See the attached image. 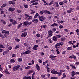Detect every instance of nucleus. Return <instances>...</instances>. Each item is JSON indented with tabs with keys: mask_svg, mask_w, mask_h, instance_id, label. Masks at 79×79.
<instances>
[{
	"mask_svg": "<svg viewBox=\"0 0 79 79\" xmlns=\"http://www.w3.org/2000/svg\"><path fill=\"white\" fill-rule=\"evenodd\" d=\"M48 35L46 38L47 39L49 38L50 37H52L53 35V31L52 30H49L48 31Z\"/></svg>",
	"mask_w": 79,
	"mask_h": 79,
	"instance_id": "nucleus-1",
	"label": "nucleus"
},
{
	"mask_svg": "<svg viewBox=\"0 0 79 79\" xmlns=\"http://www.w3.org/2000/svg\"><path fill=\"white\" fill-rule=\"evenodd\" d=\"M63 44V43L62 42H59L58 43H57L55 45V47L57 49L59 48V46L60 45L62 46Z\"/></svg>",
	"mask_w": 79,
	"mask_h": 79,
	"instance_id": "nucleus-2",
	"label": "nucleus"
},
{
	"mask_svg": "<svg viewBox=\"0 0 79 79\" xmlns=\"http://www.w3.org/2000/svg\"><path fill=\"white\" fill-rule=\"evenodd\" d=\"M19 67H20V65H19L15 66H14L13 68V70L14 71H17L19 68Z\"/></svg>",
	"mask_w": 79,
	"mask_h": 79,
	"instance_id": "nucleus-3",
	"label": "nucleus"
},
{
	"mask_svg": "<svg viewBox=\"0 0 79 79\" xmlns=\"http://www.w3.org/2000/svg\"><path fill=\"white\" fill-rule=\"evenodd\" d=\"M51 73L53 74H58L59 73L58 72L56 71H55V70H52L51 72Z\"/></svg>",
	"mask_w": 79,
	"mask_h": 79,
	"instance_id": "nucleus-4",
	"label": "nucleus"
},
{
	"mask_svg": "<svg viewBox=\"0 0 79 79\" xmlns=\"http://www.w3.org/2000/svg\"><path fill=\"white\" fill-rule=\"evenodd\" d=\"M39 47V45H34L32 48L33 50H37V47Z\"/></svg>",
	"mask_w": 79,
	"mask_h": 79,
	"instance_id": "nucleus-5",
	"label": "nucleus"
},
{
	"mask_svg": "<svg viewBox=\"0 0 79 79\" xmlns=\"http://www.w3.org/2000/svg\"><path fill=\"white\" fill-rule=\"evenodd\" d=\"M74 10V8H71L69 10H68L67 11V12L68 13H71L72 12V11H73Z\"/></svg>",
	"mask_w": 79,
	"mask_h": 79,
	"instance_id": "nucleus-6",
	"label": "nucleus"
},
{
	"mask_svg": "<svg viewBox=\"0 0 79 79\" xmlns=\"http://www.w3.org/2000/svg\"><path fill=\"white\" fill-rule=\"evenodd\" d=\"M10 31H7L6 33L4 34V36L5 37H8V36L9 34H10Z\"/></svg>",
	"mask_w": 79,
	"mask_h": 79,
	"instance_id": "nucleus-7",
	"label": "nucleus"
},
{
	"mask_svg": "<svg viewBox=\"0 0 79 79\" xmlns=\"http://www.w3.org/2000/svg\"><path fill=\"white\" fill-rule=\"evenodd\" d=\"M38 17L40 20H45V18L43 16H39Z\"/></svg>",
	"mask_w": 79,
	"mask_h": 79,
	"instance_id": "nucleus-8",
	"label": "nucleus"
},
{
	"mask_svg": "<svg viewBox=\"0 0 79 79\" xmlns=\"http://www.w3.org/2000/svg\"><path fill=\"white\" fill-rule=\"evenodd\" d=\"M10 22H12V24L15 25L16 24L17 22L15 21V20H10Z\"/></svg>",
	"mask_w": 79,
	"mask_h": 79,
	"instance_id": "nucleus-9",
	"label": "nucleus"
},
{
	"mask_svg": "<svg viewBox=\"0 0 79 79\" xmlns=\"http://www.w3.org/2000/svg\"><path fill=\"white\" fill-rule=\"evenodd\" d=\"M27 32H25L24 33H23L21 35V37H26V35H27Z\"/></svg>",
	"mask_w": 79,
	"mask_h": 79,
	"instance_id": "nucleus-10",
	"label": "nucleus"
},
{
	"mask_svg": "<svg viewBox=\"0 0 79 79\" xmlns=\"http://www.w3.org/2000/svg\"><path fill=\"white\" fill-rule=\"evenodd\" d=\"M36 67L38 71H40V66L38 64H36Z\"/></svg>",
	"mask_w": 79,
	"mask_h": 79,
	"instance_id": "nucleus-11",
	"label": "nucleus"
},
{
	"mask_svg": "<svg viewBox=\"0 0 79 79\" xmlns=\"http://www.w3.org/2000/svg\"><path fill=\"white\" fill-rule=\"evenodd\" d=\"M9 11H13L15 10V9L14 8L10 7L9 9Z\"/></svg>",
	"mask_w": 79,
	"mask_h": 79,
	"instance_id": "nucleus-12",
	"label": "nucleus"
},
{
	"mask_svg": "<svg viewBox=\"0 0 79 79\" xmlns=\"http://www.w3.org/2000/svg\"><path fill=\"white\" fill-rule=\"evenodd\" d=\"M24 45L26 48H27L29 46V44L28 43H25L24 44Z\"/></svg>",
	"mask_w": 79,
	"mask_h": 79,
	"instance_id": "nucleus-13",
	"label": "nucleus"
},
{
	"mask_svg": "<svg viewBox=\"0 0 79 79\" xmlns=\"http://www.w3.org/2000/svg\"><path fill=\"white\" fill-rule=\"evenodd\" d=\"M57 38L56 36H54L52 38V39L54 41H55V42H56V41L57 40Z\"/></svg>",
	"mask_w": 79,
	"mask_h": 79,
	"instance_id": "nucleus-14",
	"label": "nucleus"
},
{
	"mask_svg": "<svg viewBox=\"0 0 79 79\" xmlns=\"http://www.w3.org/2000/svg\"><path fill=\"white\" fill-rule=\"evenodd\" d=\"M56 56H54L52 54L49 56L50 58H56Z\"/></svg>",
	"mask_w": 79,
	"mask_h": 79,
	"instance_id": "nucleus-15",
	"label": "nucleus"
},
{
	"mask_svg": "<svg viewBox=\"0 0 79 79\" xmlns=\"http://www.w3.org/2000/svg\"><path fill=\"white\" fill-rule=\"evenodd\" d=\"M63 75V77L61 78V79H64V78H65L66 77V74L65 73H63L62 74Z\"/></svg>",
	"mask_w": 79,
	"mask_h": 79,
	"instance_id": "nucleus-16",
	"label": "nucleus"
},
{
	"mask_svg": "<svg viewBox=\"0 0 79 79\" xmlns=\"http://www.w3.org/2000/svg\"><path fill=\"white\" fill-rule=\"evenodd\" d=\"M28 22H25L23 23V24H24V26H27V25L28 26Z\"/></svg>",
	"mask_w": 79,
	"mask_h": 79,
	"instance_id": "nucleus-17",
	"label": "nucleus"
},
{
	"mask_svg": "<svg viewBox=\"0 0 79 79\" xmlns=\"http://www.w3.org/2000/svg\"><path fill=\"white\" fill-rule=\"evenodd\" d=\"M26 54H29V53L31 52V49L28 50L26 52Z\"/></svg>",
	"mask_w": 79,
	"mask_h": 79,
	"instance_id": "nucleus-18",
	"label": "nucleus"
},
{
	"mask_svg": "<svg viewBox=\"0 0 79 79\" xmlns=\"http://www.w3.org/2000/svg\"><path fill=\"white\" fill-rule=\"evenodd\" d=\"M70 65L72 67V69H76V67L74 66L73 64H71Z\"/></svg>",
	"mask_w": 79,
	"mask_h": 79,
	"instance_id": "nucleus-19",
	"label": "nucleus"
},
{
	"mask_svg": "<svg viewBox=\"0 0 79 79\" xmlns=\"http://www.w3.org/2000/svg\"><path fill=\"white\" fill-rule=\"evenodd\" d=\"M58 26V25L56 24V23L53 24L51 25V26H52L53 27H54V26Z\"/></svg>",
	"mask_w": 79,
	"mask_h": 79,
	"instance_id": "nucleus-20",
	"label": "nucleus"
},
{
	"mask_svg": "<svg viewBox=\"0 0 79 79\" xmlns=\"http://www.w3.org/2000/svg\"><path fill=\"white\" fill-rule=\"evenodd\" d=\"M76 74V73H75V72L74 71H73L72 72V77H73L74 75Z\"/></svg>",
	"mask_w": 79,
	"mask_h": 79,
	"instance_id": "nucleus-21",
	"label": "nucleus"
},
{
	"mask_svg": "<svg viewBox=\"0 0 79 79\" xmlns=\"http://www.w3.org/2000/svg\"><path fill=\"white\" fill-rule=\"evenodd\" d=\"M32 18V17L31 16H30L29 17V18L28 17H26L25 18V19H31Z\"/></svg>",
	"mask_w": 79,
	"mask_h": 79,
	"instance_id": "nucleus-22",
	"label": "nucleus"
},
{
	"mask_svg": "<svg viewBox=\"0 0 79 79\" xmlns=\"http://www.w3.org/2000/svg\"><path fill=\"white\" fill-rule=\"evenodd\" d=\"M5 48V46H4L2 44H0V48Z\"/></svg>",
	"mask_w": 79,
	"mask_h": 79,
	"instance_id": "nucleus-23",
	"label": "nucleus"
},
{
	"mask_svg": "<svg viewBox=\"0 0 79 79\" xmlns=\"http://www.w3.org/2000/svg\"><path fill=\"white\" fill-rule=\"evenodd\" d=\"M4 73L7 74H10L9 72H8V70H4Z\"/></svg>",
	"mask_w": 79,
	"mask_h": 79,
	"instance_id": "nucleus-24",
	"label": "nucleus"
},
{
	"mask_svg": "<svg viewBox=\"0 0 79 79\" xmlns=\"http://www.w3.org/2000/svg\"><path fill=\"white\" fill-rule=\"evenodd\" d=\"M15 41L16 42H19V41H20V40H19V39L17 38H15Z\"/></svg>",
	"mask_w": 79,
	"mask_h": 79,
	"instance_id": "nucleus-25",
	"label": "nucleus"
},
{
	"mask_svg": "<svg viewBox=\"0 0 79 79\" xmlns=\"http://www.w3.org/2000/svg\"><path fill=\"white\" fill-rule=\"evenodd\" d=\"M10 63H15V60L13 59H11L10 61Z\"/></svg>",
	"mask_w": 79,
	"mask_h": 79,
	"instance_id": "nucleus-26",
	"label": "nucleus"
},
{
	"mask_svg": "<svg viewBox=\"0 0 79 79\" xmlns=\"http://www.w3.org/2000/svg\"><path fill=\"white\" fill-rule=\"evenodd\" d=\"M6 5H7L6 4V3L4 4L1 6V8H4V7H5V6H6Z\"/></svg>",
	"mask_w": 79,
	"mask_h": 79,
	"instance_id": "nucleus-27",
	"label": "nucleus"
},
{
	"mask_svg": "<svg viewBox=\"0 0 79 79\" xmlns=\"http://www.w3.org/2000/svg\"><path fill=\"white\" fill-rule=\"evenodd\" d=\"M7 32H8V31H6V30H4L2 31V34H4V33H5H5H6Z\"/></svg>",
	"mask_w": 79,
	"mask_h": 79,
	"instance_id": "nucleus-28",
	"label": "nucleus"
},
{
	"mask_svg": "<svg viewBox=\"0 0 79 79\" xmlns=\"http://www.w3.org/2000/svg\"><path fill=\"white\" fill-rule=\"evenodd\" d=\"M23 6L24 8H28V5L27 4H24Z\"/></svg>",
	"mask_w": 79,
	"mask_h": 79,
	"instance_id": "nucleus-29",
	"label": "nucleus"
},
{
	"mask_svg": "<svg viewBox=\"0 0 79 79\" xmlns=\"http://www.w3.org/2000/svg\"><path fill=\"white\" fill-rule=\"evenodd\" d=\"M68 50H73V48L71 47H69L67 48Z\"/></svg>",
	"mask_w": 79,
	"mask_h": 79,
	"instance_id": "nucleus-30",
	"label": "nucleus"
},
{
	"mask_svg": "<svg viewBox=\"0 0 79 79\" xmlns=\"http://www.w3.org/2000/svg\"><path fill=\"white\" fill-rule=\"evenodd\" d=\"M34 75H35V73H34L32 75V79H35V78H34Z\"/></svg>",
	"mask_w": 79,
	"mask_h": 79,
	"instance_id": "nucleus-31",
	"label": "nucleus"
},
{
	"mask_svg": "<svg viewBox=\"0 0 79 79\" xmlns=\"http://www.w3.org/2000/svg\"><path fill=\"white\" fill-rule=\"evenodd\" d=\"M73 43V41H70L69 42V44H71V45H74V44L72 43Z\"/></svg>",
	"mask_w": 79,
	"mask_h": 79,
	"instance_id": "nucleus-32",
	"label": "nucleus"
},
{
	"mask_svg": "<svg viewBox=\"0 0 79 79\" xmlns=\"http://www.w3.org/2000/svg\"><path fill=\"white\" fill-rule=\"evenodd\" d=\"M56 36L57 39H58V38H60V37H61V36L60 35H56Z\"/></svg>",
	"mask_w": 79,
	"mask_h": 79,
	"instance_id": "nucleus-33",
	"label": "nucleus"
},
{
	"mask_svg": "<svg viewBox=\"0 0 79 79\" xmlns=\"http://www.w3.org/2000/svg\"><path fill=\"white\" fill-rule=\"evenodd\" d=\"M20 46L19 45H17L16 46L15 48V49H17V48H19Z\"/></svg>",
	"mask_w": 79,
	"mask_h": 79,
	"instance_id": "nucleus-34",
	"label": "nucleus"
},
{
	"mask_svg": "<svg viewBox=\"0 0 79 79\" xmlns=\"http://www.w3.org/2000/svg\"><path fill=\"white\" fill-rule=\"evenodd\" d=\"M44 12H45L46 13H48V14H50L51 13L50 12L47 10H45Z\"/></svg>",
	"mask_w": 79,
	"mask_h": 79,
	"instance_id": "nucleus-35",
	"label": "nucleus"
},
{
	"mask_svg": "<svg viewBox=\"0 0 79 79\" xmlns=\"http://www.w3.org/2000/svg\"><path fill=\"white\" fill-rule=\"evenodd\" d=\"M22 24H23V23H20L18 27V28L19 29V27H21V26H22Z\"/></svg>",
	"mask_w": 79,
	"mask_h": 79,
	"instance_id": "nucleus-36",
	"label": "nucleus"
},
{
	"mask_svg": "<svg viewBox=\"0 0 79 79\" xmlns=\"http://www.w3.org/2000/svg\"><path fill=\"white\" fill-rule=\"evenodd\" d=\"M31 68V66H28L25 68V69H29Z\"/></svg>",
	"mask_w": 79,
	"mask_h": 79,
	"instance_id": "nucleus-37",
	"label": "nucleus"
},
{
	"mask_svg": "<svg viewBox=\"0 0 79 79\" xmlns=\"http://www.w3.org/2000/svg\"><path fill=\"white\" fill-rule=\"evenodd\" d=\"M47 27V26L46 25H44L41 26V29H44V28H45Z\"/></svg>",
	"mask_w": 79,
	"mask_h": 79,
	"instance_id": "nucleus-38",
	"label": "nucleus"
},
{
	"mask_svg": "<svg viewBox=\"0 0 79 79\" xmlns=\"http://www.w3.org/2000/svg\"><path fill=\"white\" fill-rule=\"evenodd\" d=\"M56 51L57 52V54H60V52H59V49H56Z\"/></svg>",
	"mask_w": 79,
	"mask_h": 79,
	"instance_id": "nucleus-39",
	"label": "nucleus"
},
{
	"mask_svg": "<svg viewBox=\"0 0 79 79\" xmlns=\"http://www.w3.org/2000/svg\"><path fill=\"white\" fill-rule=\"evenodd\" d=\"M39 15V14L38 13L36 14L34 16V18H37V16H38Z\"/></svg>",
	"mask_w": 79,
	"mask_h": 79,
	"instance_id": "nucleus-40",
	"label": "nucleus"
},
{
	"mask_svg": "<svg viewBox=\"0 0 79 79\" xmlns=\"http://www.w3.org/2000/svg\"><path fill=\"white\" fill-rule=\"evenodd\" d=\"M60 72L61 73H64V72L65 71V70H64V69H61V70H60Z\"/></svg>",
	"mask_w": 79,
	"mask_h": 79,
	"instance_id": "nucleus-41",
	"label": "nucleus"
},
{
	"mask_svg": "<svg viewBox=\"0 0 79 79\" xmlns=\"http://www.w3.org/2000/svg\"><path fill=\"white\" fill-rule=\"evenodd\" d=\"M26 52H22L21 53V56H23V55H26Z\"/></svg>",
	"mask_w": 79,
	"mask_h": 79,
	"instance_id": "nucleus-42",
	"label": "nucleus"
},
{
	"mask_svg": "<svg viewBox=\"0 0 79 79\" xmlns=\"http://www.w3.org/2000/svg\"><path fill=\"white\" fill-rule=\"evenodd\" d=\"M57 77H53L51 78V79H57Z\"/></svg>",
	"mask_w": 79,
	"mask_h": 79,
	"instance_id": "nucleus-43",
	"label": "nucleus"
},
{
	"mask_svg": "<svg viewBox=\"0 0 79 79\" xmlns=\"http://www.w3.org/2000/svg\"><path fill=\"white\" fill-rule=\"evenodd\" d=\"M59 4L60 5H64V2H60Z\"/></svg>",
	"mask_w": 79,
	"mask_h": 79,
	"instance_id": "nucleus-44",
	"label": "nucleus"
},
{
	"mask_svg": "<svg viewBox=\"0 0 79 79\" xmlns=\"http://www.w3.org/2000/svg\"><path fill=\"white\" fill-rule=\"evenodd\" d=\"M14 3V2L12 1H10L9 2V4L10 5H11V4H13Z\"/></svg>",
	"mask_w": 79,
	"mask_h": 79,
	"instance_id": "nucleus-45",
	"label": "nucleus"
},
{
	"mask_svg": "<svg viewBox=\"0 0 79 79\" xmlns=\"http://www.w3.org/2000/svg\"><path fill=\"white\" fill-rule=\"evenodd\" d=\"M48 42L51 44L52 43V40L50 39H48Z\"/></svg>",
	"mask_w": 79,
	"mask_h": 79,
	"instance_id": "nucleus-46",
	"label": "nucleus"
},
{
	"mask_svg": "<svg viewBox=\"0 0 79 79\" xmlns=\"http://www.w3.org/2000/svg\"><path fill=\"white\" fill-rule=\"evenodd\" d=\"M55 4L56 5V7H58V6H59V5H58V2H55Z\"/></svg>",
	"mask_w": 79,
	"mask_h": 79,
	"instance_id": "nucleus-47",
	"label": "nucleus"
},
{
	"mask_svg": "<svg viewBox=\"0 0 79 79\" xmlns=\"http://www.w3.org/2000/svg\"><path fill=\"white\" fill-rule=\"evenodd\" d=\"M6 53H7V51H6L3 52V55H5Z\"/></svg>",
	"mask_w": 79,
	"mask_h": 79,
	"instance_id": "nucleus-48",
	"label": "nucleus"
},
{
	"mask_svg": "<svg viewBox=\"0 0 79 79\" xmlns=\"http://www.w3.org/2000/svg\"><path fill=\"white\" fill-rule=\"evenodd\" d=\"M38 4V2H35L32 4L33 5H37Z\"/></svg>",
	"mask_w": 79,
	"mask_h": 79,
	"instance_id": "nucleus-49",
	"label": "nucleus"
},
{
	"mask_svg": "<svg viewBox=\"0 0 79 79\" xmlns=\"http://www.w3.org/2000/svg\"><path fill=\"white\" fill-rule=\"evenodd\" d=\"M8 49L9 50H11L12 49V47H11V46L9 47L8 48Z\"/></svg>",
	"mask_w": 79,
	"mask_h": 79,
	"instance_id": "nucleus-50",
	"label": "nucleus"
},
{
	"mask_svg": "<svg viewBox=\"0 0 79 79\" xmlns=\"http://www.w3.org/2000/svg\"><path fill=\"white\" fill-rule=\"evenodd\" d=\"M0 37L2 38H4V36L2 34H0Z\"/></svg>",
	"mask_w": 79,
	"mask_h": 79,
	"instance_id": "nucleus-51",
	"label": "nucleus"
},
{
	"mask_svg": "<svg viewBox=\"0 0 79 79\" xmlns=\"http://www.w3.org/2000/svg\"><path fill=\"white\" fill-rule=\"evenodd\" d=\"M38 61L39 63H41L42 62V60H40V59H38Z\"/></svg>",
	"mask_w": 79,
	"mask_h": 79,
	"instance_id": "nucleus-52",
	"label": "nucleus"
},
{
	"mask_svg": "<svg viewBox=\"0 0 79 79\" xmlns=\"http://www.w3.org/2000/svg\"><path fill=\"white\" fill-rule=\"evenodd\" d=\"M22 11V10H17V13H20Z\"/></svg>",
	"mask_w": 79,
	"mask_h": 79,
	"instance_id": "nucleus-53",
	"label": "nucleus"
},
{
	"mask_svg": "<svg viewBox=\"0 0 79 79\" xmlns=\"http://www.w3.org/2000/svg\"><path fill=\"white\" fill-rule=\"evenodd\" d=\"M0 71H3V69L2 67V65H0Z\"/></svg>",
	"mask_w": 79,
	"mask_h": 79,
	"instance_id": "nucleus-54",
	"label": "nucleus"
},
{
	"mask_svg": "<svg viewBox=\"0 0 79 79\" xmlns=\"http://www.w3.org/2000/svg\"><path fill=\"white\" fill-rule=\"evenodd\" d=\"M64 22V21H60V22H58V23H59V24H60L61 23V24H62Z\"/></svg>",
	"mask_w": 79,
	"mask_h": 79,
	"instance_id": "nucleus-55",
	"label": "nucleus"
},
{
	"mask_svg": "<svg viewBox=\"0 0 79 79\" xmlns=\"http://www.w3.org/2000/svg\"><path fill=\"white\" fill-rule=\"evenodd\" d=\"M58 73V74H59L58 76H61L62 75V73L60 72L59 73Z\"/></svg>",
	"mask_w": 79,
	"mask_h": 79,
	"instance_id": "nucleus-56",
	"label": "nucleus"
},
{
	"mask_svg": "<svg viewBox=\"0 0 79 79\" xmlns=\"http://www.w3.org/2000/svg\"><path fill=\"white\" fill-rule=\"evenodd\" d=\"M16 55L15 54H13L12 56V57H16Z\"/></svg>",
	"mask_w": 79,
	"mask_h": 79,
	"instance_id": "nucleus-57",
	"label": "nucleus"
},
{
	"mask_svg": "<svg viewBox=\"0 0 79 79\" xmlns=\"http://www.w3.org/2000/svg\"><path fill=\"white\" fill-rule=\"evenodd\" d=\"M45 55V54H44V53L42 52L41 53V55L42 56H44Z\"/></svg>",
	"mask_w": 79,
	"mask_h": 79,
	"instance_id": "nucleus-58",
	"label": "nucleus"
},
{
	"mask_svg": "<svg viewBox=\"0 0 79 79\" xmlns=\"http://www.w3.org/2000/svg\"><path fill=\"white\" fill-rule=\"evenodd\" d=\"M49 5H52V4H53V1L49 3Z\"/></svg>",
	"mask_w": 79,
	"mask_h": 79,
	"instance_id": "nucleus-59",
	"label": "nucleus"
},
{
	"mask_svg": "<svg viewBox=\"0 0 79 79\" xmlns=\"http://www.w3.org/2000/svg\"><path fill=\"white\" fill-rule=\"evenodd\" d=\"M40 42V40H36V43L38 44V42Z\"/></svg>",
	"mask_w": 79,
	"mask_h": 79,
	"instance_id": "nucleus-60",
	"label": "nucleus"
},
{
	"mask_svg": "<svg viewBox=\"0 0 79 79\" xmlns=\"http://www.w3.org/2000/svg\"><path fill=\"white\" fill-rule=\"evenodd\" d=\"M18 61H22V59L19 58L18 59Z\"/></svg>",
	"mask_w": 79,
	"mask_h": 79,
	"instance_id": "nucleus-61",
	"label": "nucleus"
},
{
	"mask_svg": "<svg viewBox=\"0 0 79 79\" xmlns=\"http://www.w3.org/2000/svg\"><path fill=\"white\" fill-rule=\"evenodd\" d=\"M56 28H53L52 29V31L53 32H55V31H56Z\"/></svg>",
	"mask_w": 79,
	"mask_h": 79,
	"instance_id": "nucleus-62",
	"label": "nucleus"
},
{
	"mask_svg": "<svg viewBox=\"0 0 79 79\" xmlns=\"http://www.w3.org/2000/svg\"><path fill=\"white\" fill-rule=\"evenodd\" d=\"M36 36L38 37H40V34L39 33H38L36 35Z\"/></svg>",
	"mask_w": 79,
	"mask_h": 79,
	"instance_id": "nucleus-63",
	"label": "nucleus"
},
{
	"mask_svg": "<svg viewBox=\"0 0 79 79\" xmlns=\"http://www.w3.org/2000/svg\"><path fill=\"white\" fill-rule=\"evenodd\" d=\"M27 79H31V77H27Z\"/></svg>",
	"mask_w": 79,
	"mask_h": 79,
	"instance_id": "nucleus-64",
	"label": "nucleus"
}]
</instances>
